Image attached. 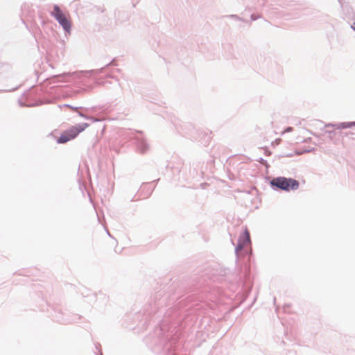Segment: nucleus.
Returning a JSON list of instances; mask_svg holds the SVG:
<instances>
[{
  "mask_svg": "<svg viewBox=\"0 0 355 355\" xmlns=\"http://www.w3.org/2000/svg\"><path fill=\"white\" fill-rule=\"evenodd\" d=\"M338 130L351 128L355 126V121L338 123Z\"/></svg>",
  "mask_w": 355,
  "mask_h": 355,
  "instance_id": "9b49d317",
  "label": "nucleus"
},
{
  "mask_svg": "<svg viewBox=\"0 0 355 355\" xmlns=\"http://www.w3.org/2000/svg\"><path fill=\"white\" fill-rule=\"evenodd\" d=\"M24 24L26 25V28L28 29L29 31H31V29H33V25H35V24L25 23Z\"/></svg>",
  "mask_w": 355,
  "mask_h": 355,
  "instance_id": "4be33fe9",
  "label": "nucleus"
},
{
  "mask_svg": "<svg viewBox=\"0 0 355 355\" xmlns=\"http://www.w3.org/2000/svg\"><path fill=\"white\" fill-rule=\"evenodd\" d=\"M88 123H80L71 127L72 132L77 137L80 132L84 131L89 126Z\"/></svg>",
  "mask_w": 355,
  "mask_h": 355,
  "instance_id": "6e6552de",
  "label": "nucleus"
},
{
  "mask_svg": "<svg viewBox=\"0 0 355 355\" xmlns=\"http://www.w3.org/2000/svg\"><path fill=\"white\" fill-rule=\"evenodd\" d=\"M115 70H116V71H117V72H121V69H116Z\"/></svg>",
  "mask_w": 355,
  "mask_h": 355,
  "instance_id": "f704fd0d",
  "label": "nucleus"
},
{
  "mask_svg": "<svg viewBox=\"0 0 355 355\" xmlns=\"http://www.w3.org/2000/svg\"><path fill=\"white\" fill-rule=\"evenodd\" d=\"M250 233L247 229L243 232V233L240 235L238 239L237 245L235 247V254L237 258L239 257L241 251L244 250V248L246 245L250 243Z\"/></svg>",
  "mask_w": 355,
  "mask_h": 355,
  "instance_id": "20e7f679",
  "label": "nucleus"
},
{
  "mask_svg": "<svg viewBox=\"0 0 355 355\" xmlns=\"http://www.w3.org/2000/svg\"><path fill=\"white\" fill-rule=\"evenodd\" d=\"M142 135V131L131 132L130 138L135 139L137 151L141 154H145L149 150V144Z\"/></svg>",
  "mask_w": 355,
  "mask_h": 355,
  "instance_id": "7ed1b4c3",
  "label": "nucleus"
},
{
  "mask_svg": "<svg viewBox=\"0 0 355 355\" xmlns=\"http://www.w3.org/2000/svg\"><path fill=\"white\" fill-rule=\"evenodd\" d=\"M63 106H64V107H66L71 108V105H69V104H64Z\"/></svg>",
  "mask_w": 355,
  "mask_h": 355,
  "instance_id": "2f4dec72",
  "label": "nucleus"
},
{
  "mask_svg": "<svg viewBox=\"0 0 355 355\" xmlns=\"http://www.w3.org/2000/svg\"><path fill=\"white\" fill-rule=\"evenodd\" d=\"M19 105L21 107H33V106H37L39 105H41L42 103H35L32 104L26 105L25 103H23L21 100L19 101Z\"/></svg>",
  "mask_w": 355,
  "mask_h": 355,
  "instance_id": "2eb2a0df",
  "label": "nucleus"
},
{
  "mask_svg": "<svg viewBox=\"0 0 355 355\" xmlns=\"http://www.w3.org/2000/svg\"><path fill=\"white\" fill-rule=\"evenodd\" d=\"M104 77H105V78H112V79H115V80H116L117 81H119V79H118V78H116L114 76H113V75H112V74H110V73H105V74H104Z\"/></svg>",
  "mask_w": 355,
  "mask_h": 355,
  "instance_id": "412c9836",
  "label": "nucleus"
},
{
  "mask_svg": "<svg viewBox=\"0 0 355 355\" xmlns=\"http://www.w3.org/2000/svg\"><path fill=\"white\" fill-rule=\"evenodd\" d=\"M245 271L244 276L246 277L248 273L250 272V268H249V267L248 266H245Z\"/></svg>",
  "mask_w": 355,
  "mask_h": 355,
  "instance_id": "b1692460",
  "label": "nucleus"
},
{
  "mask_svg": "<svg viewBox=\"0 0 355 355\" xmlns=\"http://www.w3.org/2000/svg\"><path fill=\"white\" fill-rule=\"evenodd\" d=\"M183 127L182 131L184 132V134L193 138H196L193 132L195 131V128L191 124H184Z\"/></svg>",
  "mask_w": 355,
  "mask_h": 355,
  "instance_id": "1a4fd4ad",
  "label": "nucleus"
},
{
  "mask_svg": "<svg viewBox=\"0 0 355 355\" xmlns=\"http://www.w3.org/2000/svg\"><path fill=\"white\" fill-rule=\"evenodd\" d=\"M350 28L355 31V24H351Z\"/></svg>",
  "mask_w": 355,
  "mask_h": 355,
  "instance_id": "bb28decb",
  "label": "nucleus"
},
{
  "mask_svg": "<svg viewBox=\"0 0 355 355\" xmlns=\"http://www.w3.org/2000/svg\"><path fill=\"white\" fill-rule=\"evenodd\" d=\"M52 14L55 16L58 22H67L66 15L60 10L58 6H54Z\"/></svg>",
  "mask_w": 355,
  "mask_h": 355,
  "instance_id": "0eeeda50",
  "label": "nucleus"
},
{
  "mask_svg": "<svg viewBox=\"0 0 355 355\" xmlns=\"http://www.w3.org/2000/svg\"><path fill=\"white\" fill-rule=\"evenodd\" d=\"M106 232H107V235H108L109 236H110V237H111L112 236H111V234H110L109 231H108L107 230H106Z\"/></svg>",
  "mask_w": 355,
  "mask_h": 355,
  "instance_id": "72a5a7b5",
  "label": "nucleus"
},
{
  "mask_svg": "<svg viewBox=\"0 0 355 355\" xmlns=\"http://www.w3.org/2000/svg\"><path fill=\"white\" fill-rule=\"evenodd\" d=\"M340 134H342V135L343 134L345 136H347V135H348V134H353V133L351 132H345V133L340 132Z\"/></svg>",
  "mask_w": 355,
  "mask_h": 355,
  "instance_id": "c756f323",
  "label": "nucleus"
},
{
  "mask_svg": "<svg viewBox=\"0 0 355 355\" xmlns=\"http://www.w3.org/2000/svg\"><path fill=\"white\" fill-rule=\"evenodd\" d=\"M326 133H327L329 135V138L330 140L333 141L334 139V137L336 135V134L337 133L335 130H327L325 131Z\"/></svg>",
  "mask_w": 355,
  "mask_h": 355,
  "instance_id": "dca6fc26",
  "label": "nucleus"
},
{
  "mask_svg": "<svg viewBox=\"0 0 355 355\" xmlns=\"http://www.w3.org/2000/svg\"><path fill=\"white\" fill-rule=\"evenodd\" d=\"M95 346H96V349H98V350L101 347V345L99 343H96Z\"/></svg>",
  "mask_w": 355,
  "mask_h": 355,
  "instance_id": "c85d7f7f",
  "label": "nucleus"
},
{
  "mask_svg": "<svg viewBox=\"0 0 355 355\" xmlns=\"http://www.w3.org/2000/svg\"><path fill=\"white\" fill-rule=\"evenodd\" d=\"M292 129H293V128H291V127H288V128H286V132H290V131H291V130H292Z\"/></svg>",
  "mask_w": 355,
  "mask_h": 355,
  "instance_id": "7c9ffc66",
  "label": "nucleus"
},
{
  "mask_svg": "<svg viewBox=\"0 0 355 355\" xmlns=\"http://www.w3.org/2000/svg\"><path fill=\"white\" fill-rule=\"evenodd\" d=\"M161 294L156 295L154 297L153 303L150 302L148 307L145 308L144 315L149 320L153 317L159 318L163 315V324L171 322L175 318L180 317L184 311L183 309L186 306L184 298L180 297L175 302L172 307L167 310L163 309L166 304V297H160Z\"/></svg>",
  "mask_w": 355,
  "mask_h": 355,
  "instance_id": "f257e3e1",
  "label": "nucleus"
},
{
  "mask_svg": "<svg viewBox=\"0 0 355 355\" xmlns=\"http://www.w3.org/2000/svg\"><path fill=\"white\" fill-rule=\"evenodd\" d=\"M270 154H271V152H270V151H266V155H270Z\"/></svg>",
  "mask_w": 355,
  "mask_h": 355,
  "instance_id": "473e14b6",
  "label": "nucleus"
},
{
  "mask_svg": "<svg viewBox=\"0 0 355 355\" xmlns=\"http://www.w3.org/2000/svg\"><path fill=\"white\" fill-rule=\"evenodd\" d=\"M315 150L316 149L315 148H300L295 150V154L297 155H302L305 153L315 152Z\"/></svg>",
  "mask_w": 355,
  "mask_h": 355,
  "instance_id": "9d476101",
  "label": "nucleus"
},
{
  "mask_svg": "<svg viewBox=\"0 0 355 355\" xmlns=\"http://www.w3.org/2000/svg\"><path fill=\"white\" fill-rule=\"evenodd\" d=\"M96 355H103L102 352H101L99 354H96Z\"/></svg>",
  "mask_w": 355,
  "mask_h": 355,
  "instance_id": "c9c22d12",
  "label": "nucleus"
},
{
  "mask_svg": "<svg viewBox=\"0 0 355 355\" xmlns=\"http://www.w3.org/2000/svg\"><path fill=\"white\" fill-rule=\"evenodd\" d=\"M283 157H293V154L292 153L286 154V155H284Z\"/></svg>",
  "mask_w": 355,
  "mask_h": 355,
  "instance_id": "cd10ccee",
  "label": "nucleus"
},
{
  "mask_svg": "<svg viewBox=\"0 0 355 355\" xmlns=\"http://www.w3.org/2000/svg\"><path fill=\"white\" fill-rule=\"evenodd\" d=\"M80 319V316L76 315V318L69 320V322H75L76 320Z\"/></svg>",
  "mask_w": 355,
  "mask_h": 355,
  "instance_id": "393cba45",
  "label": "nucleus"
},
{
  "mask_svg": "<svg viewBox=\"0 0 355 355\" xmlns=\"http://www.w3.org/2000/svg\"><path fill=\"white\" fill-rule=\"evenodd\" d=\"M110 66H117V63L116 62V58H113L109 63L106 64L105 66L97 69H92L87 71H79L83 76L86 77H96L100 76L102 73H105V69Z\"/></svg>",
  "mask_w": 355,
  "mask_h": 355,
  "instance_id": "39448f33",
  "label": "nucleus"
},
{
  "mask_svg": "<svg viewBox=\"0 0 355 355\" xmlns=\"http://www.w3.org/2000/svg\"><path fill=\"white\" fill-rule=\"evenodd\" d=\"M142 188H143L144 189H145L146 188H147V191H148V195H147V196H146V197H148L149 196H150V195H151V193H152V192H153V189H150V188L149 187V184H148V183L143 184V185H142Z\"/></svg>",
  "mask_w": 355,
  "mask_h": 355,
  "instance_id": "f3484780",
  "label": "nucleus"
},
{
  "mask_svg": "<svg viewBox=\"0 0 355 355\" xmlns=\"http://www.w3.org/2000/svg\"><path fill=\"white\" fill-rule=\"evenodd\" d=\"M271 188L275 191H295L299 188L300 182L292 178L277 177L270 182Z\"/></svg>",
  "mask_w": 355,
  "mask_h": 355,
  "instance_id": "f03ea898",
  "label": "nucleus"
},
{
  "mask_svg": "<svg viewBox=\"0 0 355 355\" xmlns=\"http://www.w3.org/2000/svg\"><path fill=\"white\" fill-rule=\"evenodd\" d=\"M257 162L263 164L266 168H268L270 166L269 164H268L267 161L262 157L259 158L257 159Z\"/></svg>",
  "mask_w": 355,
  "mask_h": 355,
  "instance_id": "6ab92c4d",
  "label": "nucleus"
},
{
  "mask_svg": "<svg viewBox=\"0 0 355 355\" xmlns=\"http://www.w3.org/2000/svg\"><path fill=\"white\" fill-rule=\"evenodd\" d=\"M329 127L335 128L336 129L338 130V123H329L324 124V128H329Z\"/></svg>",
  "mask_w": 355,
  "mask_h": 355,
  "instance_id": "aec40b11",
  "label": "nucleus"
},
{
  "mask_svg": "<svg viewBox=\"0 0 355 355\" xmlns=\"http://www.w3.org/2000/svg\"><path fill=\"white\" fill-rule=\"evenodd\" d=\"M70 76L69 73H64L62 74L58 75L55 77V79H57V82L62 83L65 82V78Z\"/></svg>",
  "mask_w": 355,
  "mask_h": 355,
  "instance_id": "4468645a",
  "label": "nucleus"
},
{
  "mask_svg": "<svg viewBox=\"0 0 355 355\" xmlns=\"http://www.w3.org/2000/svg\"><path fill=\"white\" fill-rule=\"evenodd\" d=\"M72 130L70 128L68 130H64L60 136L57 139L56 141L58 144H65L68 142L69 141L73 139L76 137L75 135L72 132Z\"/></svg>",
  "mask_w": 355,
  "mask_h": 355,
  "instance_id": "423d86ee",
  "label": "nucleus"
},
{
  "mask_svg": "<svg viewBox=\"0 0 355 355\" xmlns=\"http://www.w3.org/2000/svg\"><path fill=\"white\" fill-rule=\"evenodd\" d=\"M167 347V349L168 350L169 352V354L171 355H175V354L174 353V350L172 349V347L170 346V347Z\"/></svg>",
  "mask_w": 355,
  "mask_h": 355,
  "instance_id": "5701e85b",
  "label": "nucleus"
},
{
  "mask_svg": "<svg viewBox=\"0 0 355 355\" xmlns=\"http://www.w3.org/2000/svg\"><path fill=\"white\" fill-rule=\"evenodd\" d=\"M311 141V138L309 137V138H306L305 139L303 142H305V143H307V142H309Z\"/></svg>",
  "mask_w": 355,
  "mask_h": 355,
  "instance_id": "a878e982",
  "label": "nucleus"
},
{
  "mask_svg": "<svg viewBox=\"0 0 355 355\" xmlns=\"http://www.w3.org/2000/svg\"><path fill=\"white\" fill-rule=\"evenodd\" d=\"M71 25H72V24H59V28H60V26H62V30L64 31L66 37L67 36V34L70 35Z\"/></svg>",
  "mask_w": 355,
  "mask_h": 355,
  "instance_id": "ddd939ff",
  "label": "nucleus"
},
{
  "mask_svg": "<svg viewBox=\"0 0 355 355\" xmlns=\"http://www.w3.org/2000/svg\"><path fill=\"white\" fill-rule=\"evenodd\" d=\"M70 109H71L72 110L76 111V112H79V111H78V110H80V109H81V110H84V111H85V112H88V110H89V109H88V108H87V107H74V106H73V105H71V108H70Z\"/></svg>",
  "mask_w": 355,
  "mask_h": 355,
  "instance_id": "a211bd4d",
  "label": "nucleus"
},
{
  "mask_svg": "<svg viewBox=\"0 0 355 355\" xmlns=\"http://www.w3.org/2000/svg\"><path fill=\"white\" fill-rule=\"evenodd\" d=\"M78 116H80L82 118H84L86 120L90 121L92 123L99 121L98 119L94 116H88L86 114H85L83 112H78Z\"/></svg>",
  "mask_w": 355,
  "mask_h": 355,
  "instance_id": "f8f14e48",
  "label": "nucleus"
}]
</instances>
